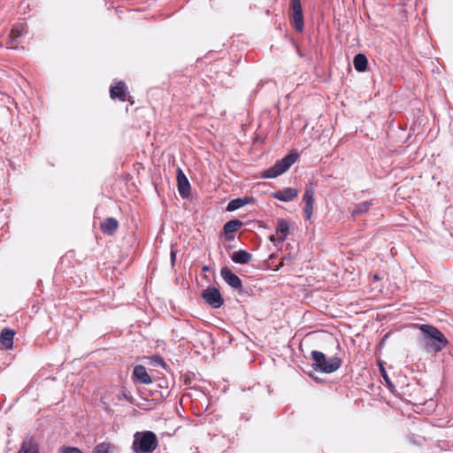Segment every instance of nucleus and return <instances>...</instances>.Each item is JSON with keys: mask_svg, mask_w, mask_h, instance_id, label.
Here are the masks:
<instances>
[{"mask_svg": "<svg viewBox=\"0 0 453 453\" xmlns=\"http://www.w3.org/2000/svg\"><path fill=\"white\" fill-rule=\"evenodd\" d=\"M419 329L425 334L422 342L426 349L440 352L448 346L449 341L437 327L432 325H420Z\"/></svg>", "mask_w": 453, "mask_h": 453, "instance_id": "f257e3e1", "label": "nucleus"}, {"mask_svg": "<svg viewBox=\"0 0 453 453\" xmlns=\"http://www.w3.org/2000/svg\"><path fill=\"white\" fill-rule=\"evenodd\" d=\"M313 364L311 365L314 371L322 373H332L337 371L342 361L338 357L326 358V355L319 350H312L311 353Z\"/></svg>", "mask_w": 453, "mask_h": 453, "instance_id": "f03ea898", "label": "nucleus"}, {"mask_svg": "<svg viewBox=\"0 0 453 453\" xmlns=\"http://www.w3.org/2000/svg\"><path fill=\"white\" fill-rule=\"evenodd\" d=\"M158 445L157 438L153 432H137L133 441V449L136 453H151Z\"/></svg>", "mask_w": 453, "mask_h": 453, "instance_id": "7ed1b4c3", "label": "nucleus"}, {"mask_svg": "<svg viewBox=\"0 0 453 453\" xmlns=\"http://www.w3.org/2000/svg\"><path fill=\"white\" fill-rule=\"evenodd\" d=\"M298 155L289 153L280 160H278L272 167H269L262 173L264 179L276 178L287 172L297 160Z\"/></svg>", "mask_w": 453, "mask_h": 453, "instance_id": "20e7f679", "label": "nucleus"}, {"mask_svg": "<svg viewBox=\"0 0 453 453\" xmlns=\"http://www.w3.org/2000/svg\"><path fill=\"white\" fill-rule=\"evenodd\" d=\"M202 297L213 309H219L224 304V299L219 290L215 287H208L203 290Z\"/></svg>", "mask_w": 453, "mask_h": 453, "instance_id": "39448f33", "label": "nucleus"}, {"mask_svg": "<svg viewBox=\"0 0 453 453\" xmlns=\"http://www.w3.org/2000/svg\"><path fill=\"white\" fill-rule=\"evenodd\" d=\"M303 202L304 203L303 213L305 219L310 220L312 216L314 204V189L312 184L305 187L304 193L303 195Z\"/></svg>", "mask_w": 453, "mask_h": 453, "instance_id": "423d86ee", "label": "nucleus"}, {"mask_svg": "<svg viewBox=\"0 0 453 453\" xmlns=\"http://www.w3.org/2000/svg\"><path fill=\"white\" fill-rule=\"evenodd\" d=\"M291 8L293 11L292 19L293 25L296 31L302 32L303 30V14L300 0H291Z\"/></svg>", "mask_w": 453, "mask_h": 453, "instance_id": "0eeeda50", "label": "nucleus"}, {"mask_svg": "<svg viewBox=\"0 0 453 453\" xmlns=\"http://www.w3.org/2000/svg\"><path fill=\"white\" fill-rule=\"evenodd\" d=\"M220 275L226 284L234 289H241L242 287V280L234 273L230 268L224 266L220 269Z\"/></svg>", "mask_w": 453, "mask_h": 453, "instance_id": "6e6552de", "label": "nucleus"}, {"mask_svg": "<svg viewBox=\"0 0 453 453\" xmlns=\"http://www.w3.org/2000/svg\"><path fill=\"white\" fill-rule=\"evenodd\" d=\"M132 380H134V383H141L146 385L152 383L151 376L148 373L145 366L142 365H138L134 367Z\"/></svg>", "mask_w": 453, "mask_h": 453, "instance_id": "1a4fd4ad", "label": "nucleus"}, {"mask_svg": "<svg viewBox=\"0 0 453 453\" xmlns=\"http://www.w3.org/2000/svg\"><path fill=\"white\" fill-rule=\"evenodd\" d=\"M178 190L181 197L186 198L190 195V183L180 168L177 173Z\"/></svg>", "mask_w": 453, "mask_h": 453, "instance_id": "9d476101", "label": "nucleus"}, {"mask_svg": "<svg viewBox=\"0 0 453 453\" xmlns=\"http://www.w3.org/2000/svg\"><path fill=\"white\" fill-rule=\"evenodd\" d=\"M298 189L295 188H285L273 194V196L281 202H290L298 196Z\"/></svg>", "mask_w": 453, "mask_h": 453, "instance_id": "9b49d317", "label": "nucleus"}, {"mask_svg": "<svg viewBox=\"0 0 453 453\" xmlns=\"http://www.w3.org/2000/svg\"><path fill=\"white\" fill-rule=\"evenodd\" d=\"M243 223L235 219L229 220L223 226L224 234L226 240L232 241L234 238V233L242 226Z\"/></svg>", "mask_w": 453, "mask_h": 453, "instance_id": "f8f14e48", "label": "nucleus"}, {"mask_svg": "<svg viewBox=\"0 0 453 453\" xmlns=\"http://www.w3.org/2000/svg\"><path fill=\"white\" fill-rule=\"evenodd\" d=\"M118 227H119V222L113 217L105 219L100 224L101 231L103 232V234H107V235L114 234L115 232L117 231Z\"/></svg>", "mask_w": 453, "mask_h": 453, "instance_id": "ddd939ff", "label": "nucleus"}, {"mask_svg": "<svg viewBox=\"0 0 453 453\" xmlns=\"http://www.w3.org/2000/svg\"><path fill=\"white\" fill-rule=\"evenodd\" d=\"M15 332L11 328H4L0 334V342L4 349H12L13 347V338Z\"/></svg>", "mask_w": 453, "mask_h": 453, "instance_id": "4468645a", "label": "nucleus"}, {"mask_svg": "<svg viewBox=\"0 0 453 453\" xmlns=\"http://www.w3.org/2000/svg\"><path fill=\"white\" fill-rule=\"evenodd\" d=\"M110 95L112 99H119L121 102L127 101L126 84L124 81H119L110 89Z\"/></svg>", "mask_w": 453, "mask_h": 453, "instance_id": "2eb2a0df", "label": "nucleus"}, {"mask_svg": "<svg viewBox=\"0 0 453 453\" xmlns=\"http://www.w3.org/2000/svg\"><path fill=\"white\" fill-rule=\"evenodd\" d=\"M289 232V224L284 219H278L276 227V236L280 243H282L286 239Z\"/></svg>", "mask_w": 453, "mask_h": 453, "instance_id": "dca6fc26", "label": "nucleus"}, {"mask_svg": "<svg viewBox=\"0 0 453 453\" xmlns=\"http://www.w3.org/2000/svg\"><path fill=\"white\" fill-rule=\"evenodd\" d=\"M251 257H252L251 254L244 250H239L234 252L233 255L231 256V258L234 263L241 264V265L250 263V261L251 260Z\"/></svg>", "mask_w": 453, "mask_h": 453, "instance_id": "f3484780", "label": "nucleus"}, {"mask_svg": "<svg viewBox=\"0 0 453 453\" xmlns=\"http://www.w3.org/2000/svg\"><path fill=\"white\" fill-rule=\"evenodd\" d=\"M373 205V201H365L359 203H357L355 207L351 210L350 214L353 218H356L359 215L365 214L368 212L370 207Z\"/></svg>", "mask_w": 453, "mask_h": 453, "instance_id": "a211bd4d", "label": "nucleus"}, {"mask_svg": "<svg viewBox=\"0 0 453 453\" xmlns=\"http://www.w3.org/2000/svg\"><path fill=\"white\" fill-rule=\"evenodd\" d=\"M18 453H39V445L34 439L23 441Z\"/></svg>", "mask_w": 453, "mask_h": 453, "instance_id": "6ab92c4d", "label": "nucleus"}, {"mask_svg": "<svg viewBox=\"0 0 453 453\" xmlns=\"http://www.w3.org/2000/svg\"><path fill=\"white\" fill-rule=\"evenodd\" d=\"M353 65L356 71L362 73L367 69L368 60L365 55L359 53L354 57Z\"/></svg>", "mask_w": 453, "mask_h": 453, "instance_id": "aec40b11", "label": "nucleus"}, {"mask_svg": "<svg viewBox=\"0 0 453 453\" xmlns=\"http://www.w3.org/2000/svg\"><path fill=\"white\" fill-rule=\"evenodd\" d=\"M247 203H249V199L247 197H239V198L233 199L227 203L226 211H236L237 209L246 205Z\"/></svg>", "mask_w": 453, "mask_h": 453, "instance_id": "412c9836", "label": "nucleus"}, {"mask_svg": "<svg viewBox=\"0 0 453 453\" xmlns=\"http://www.w3.org/2000/svg\"><path fill=\"white\" fill-rule=\"evenodd\" d=\"M146 359L148 360V365L153 366V367H160L163 369H166V364L165 360L158 355H153L150 357H147Z\"/></svg>", "mask_w": 453, "mask_h": 453, "instance_id": "4be33fe9", "label": "nucleus"}, {"mask_svg": "<svg viewBox=\"0 0 453 453\" xmlns=\"http://www.w3.org/2000/svg\"><path fill=\"white\" fill-rule=\"evenodd\" d=\"M27 34V28L23 24H16L12 27L10 35L19 40V37Z\"/></svg>", "mask_w": 453, "mask_h": 453, "instance_id": "5701e85b", "label": "nucleus"}, {"mask_svg": "<svg viewBox=\"0 0 453 453\" xmlns=\"http://www.w3.org/2000/svg\"><path fill=\"white\" fill-rule=\"evenodd\" d=\"M112 448L111 443L102 442L95 447L93 453H110Z\"/></svg>", "mask_w": 453, "mask_h": 453, "instance_id": "b1692460", "label": "nucleus"}, {"mask_svg": "<svg viewBox=\"0 0 453 453\" xmlns=\"http://www.w3.org/2000/svg\"><path fill=\"white\" fill-rule=\"evenodd\" d=\"M6 47L8 49L16 50L19 46V41L15 37L9 35L8 39L5 42Z\"/></svg>", "mask_w": 453, "mask_h": 453, "instance_id": "393cba45", "label": "nucleus"}, {"mask_svg": "<svg viewBox=\"0 0 453 453\" xmlns=\"http://www.w3.org/2000/svg\"><path fill=\"white\" fill-rule=\"evenodd\" d=\"M380 373H381V376L383 377L385 382L387 383V385L389 387V388H393V384L392 382L390 381V379L388 378L387 372H386V370L385 368L380 365Z\"/></svg>", "mask_w": 453, "mask_h": 453, "instance_id": "a878e982", "label": "nucleus"}, {"mask_svg": "<svg viewBox=\"0 0 453 453\" xmlns=\"http://www.w3.org/2000/svg\"><path fill=\"white\" fill-rule=\"evenodd\" d=\"M175 260H176V250L172 249L171 250V262H172L173 265H174Z\"/></svg>", "mask_w": 453, "mask_h": 453, "instance_id": "bb28decb", "label": "nucleus"}, {"mask_svg": "<svg viewBox=\"0 0 453 453\" xmlns=\"http://www.w3.org/2000/svg\"><path fill=\"white\" fill-rule=\"evenodd\" d=\"M269 241L271 242H275L277 240V236H275L274 234H271L269 237H268Z\"/></svg>", "mask_w": 453, "mask_h": 453, "instance_id": "cd10ccee", "label": "nucleus"}, {"mask_svg": "<svg viewBox=\"0 0 453 453\" xmlns=\"http://www.w3.org/2000/svg\"><path fill=\"white\" fill-rule=\"evenodd\" d=\"M428 402H433V398H430L428 401H425L424 403H413L414 405L418 406V405H422V404H426Z\"/></svg>", "mask_w": 453, "mask_h": 453, "instance_id": "c85d7f7f", "label": "nucleus"}, {"mask_svg": "<svg viewBox=\"0 0 453 453\" xmlns=\"http://www.w3.org/2000/svg\"><path fill=\"white\" fill-rule=\"evenodd\" d=\"M181 396L186 397V396H190V395H189V393H184Z\"/></svg>", "mask_w": 453, "mask_h": 453, "instance_id": "c756f323", "label": "nucleus"}]
</instances>
